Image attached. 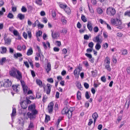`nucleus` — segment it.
<instances>
[{"label": "nucleus", "mask_w": 130, "mask_h": 130, "mask_svg": "<svg viewBox=\"0 0 130 130\" xmlns=\"http://www.w3.org/2000/svg\"><path fill=\"white\" fill-rule=\"evenodd\" d=\"M101 48V45H100L99 43H97L96 44L95 48L97 50H99Z\"/></svg>", "instance_id": "obj_29"}, {"label": "nucleus", "mask_w": 130, "mask_h": 130, "mask_svg": "<svg viewBox=\"0 0 130 130\" xmlns=\"http://www.w3.org/2000/svg\"><path fill=\"white\" fill-rule=\"evenodd\" d=\"M52 38L54 39H56L57 37H58L59 36L58 33L56 32L54 33L52 32Z\"/></svg>", "instance_id": "obj_14"}, {"label": "nucleus", "mask_w": 130, "mask_h": 130, "mask_svg": "<svg viewBox=\"0 0 130 130\" xmlns=\"http://www.w3.org/2000/svg\"><path fill=\"white\" fill-rule=\"evenodd\" d=\"M99 30V28L97 26L93 28V31L95 32H97Z\"/></svg>", "instance_id": "obj_53"}, {"label": "nucleus", "mask_w": 130, "mask_h": 130, "mask_svg": "<svg viewBox=\"0 0 130 130\" xmlns=\"http://www.w3.org/2000/svg\"><path fill=\"white\" fill-rule=\"evenodd\" d=\"M87 27L88 29L90 31H91L92 30V27L91 25V23L90 21L88 22Z\"/></svg>", "instance_id": "obj_17"}, {"label": "nucleus", "mask_w": 130, "mask_h": 130, "mask_svg": "<svg viewBox=\"0 0 130 130\" xmlns=\"http://www.w3.org/2000/svg\"><path fill=\"white\" fill-rule=\"evenodd\" d=\"M22 56V55L20 53H17L14 55V57L16 59L18 58V57H21Z\"/></svg>", "instance_id": "obj_20"}, {"label": "nucleus", "mask_w": 130, "mask_h": 130, "mask_svg": "<svg viewBox=\"0 0 130 130\" xmlns=\"http://www.w3.org/2000/svg\"><path fill=\"white\" fill-rule=\"evenodd\" d=\"M103 35L105 38H107L108 36L107 33L106 32H103Z\"/></svg>", "instance_id": "obj_55"}, {"label": "nucleus", "mask_w": 130, "mask_h": 130, "mask_svg": "<svg viewBox=\"0 0 130 130\" xmlns=\"http://www.w3.org/2000/svg\"><path fill=\"white\" fill-rule=\"evenodd\" d=\"M92 117L94 119V124H95L96 119L98 117V114L96 112H95L92 114Z\"/></svg>", "instance_id": "obj_9"}, {"label": "nucleus", "mask_w": 130, "mask_h": 130, "mask_svg": "<svg viewBox=\"0 0 130 130\" xmlns=\"http://www.w3.org/2000/svg\"><path fill=\"white\" fill-rule=\"evenodd\" d=\"M124 15L125 16H127L130 17V10H127L125 12Z\"/></svg>", "instance_id": "obj_37"}, {"label": "nucleus", "mask_w": 130, "mask_h": 130, "mask_svg": "<svg viewBox=\"0 0 130 130\" xmlns=\"http://www.w3.org/2000/svg\"><path fill=\"white\" fill-rule=\"evenodd\" d=\"M9 73L11 76L13 77H16V71L14 69H12L9 71Z\"/></svg>", "instance_id": "obj_7"}, {"label": "nucleus", "mask_w": 130, "mask_h": 130, "mask_svg": "<svg viewBox=\"0 0 130 130\" xmlns=\"http://www.w3.org/2000/svg\"><path fill=\"white\" fill-rule=\"evenodd\" d=\"M67 5H63L62 4H60L59 5V6L62 9H64L65 8L67 7Z\"/></svg>", "instance_id": "obj_38"}, {"label": "nucleus", "mask_w": 130, "mask_h": 130, "mask_svg": "<svg viewBox=\"0 0 130 130\" xmlns=\"http://www.w3.org/2000/svg\"><path fill=\"white\" fill-rule=\"evenodd\" d=\"M93 77H95L97 75V71L95 70L94 71H91Z\"/></svg>", "instance_id": "obj_23"}, {"label": "nucleus", "mask_w": 130, "mask_h": 130, "mask_svg": "<svg viewBox=\"0 0 130 130\" xmlns=\"http://www.w3.org/2000/svg\"><path fill=\"white\" fill-rule=\"evenodd\" d=\"M28 61L31 68L33 69L34 68V65L31 59H28Z\"/></svg>", "instance_id": "obj_35"}, {"label": "nucleus", "mask_w": 130, "mask_h": 130, "mask_svg": "<svg viewBox=\"0 0 130 130\" xmlns=\"http://www.w3.org/2000/svg\"><path fill=\"white\" fill-rule=\"evenodd\" d=\"M93 41L95 42H97L98 43H101L102 41L100 39L99 37L98 36H96L95 37H94L93 39Z\"/></svg>", "instance_id": "obj_8"}, {"label": "nucleus", "mask_w": 130, "mask_h": 130, "mask_svg": "<svg viewBox=\"0 0 130 130\" xmlns=\"http://www.w3.org/2000/svg\"><path fill=\"white\" fill-rule=\"evenodd\" d=\"M27 32L28 36V38L30 39H31L32 37V35L31 31L30 30H28Z\"/></svg>", "instance_id": "obj_42"}, {"label": "nucleus", "mask_w": 130, "mask_h": 130, "mask_svg": "<svg viewBox=\"0 0 130 130\" xmlns=\"http://www.w3.org/2000/svg\"><path fill=\"white\" fill-rule=\"evenodd\" d=\"M17 17L20 20H22L24 19L25 17V15L24 14H23L20 13L18 14Z\"/></svg>", "instance_id": "obj_10"}, {"label": "nucleus", "mask_w": 130, "mask_h": 130, "mask_svg": "<svg viewBox=\"0 0 130 130\" xmlns=\"http://www.w3.org/2000/svg\"><path fill=\"white\" fill-rule=\"evenodd\" d=\"M93 48H88L86 50V52L88 53H90L92 52Z\"/></svg>", "instance_id": "obj_59"}, {"label": "nucleus", "mask_w": 130, "mask_h": 130, "mask_svg": "<svg viewBox=\"0 0 130 130\" xmlns=\"http://www.w3.org/2000/svg\"><path fill=\"white\" fill-rule=\"evenodd\" d=\"M47 88L46 89V93L48 94H49L51 91V88L52 87L51 85L49 84H47Z\"/></svg>", "instance_id": "obj_6"}, {"label": "nucleus", "mask_w": 130, "mask_h": 130, "mask_svg": "<svg viewBox=\"0 0 130 130\" xmlns=\"http://www.w3.org/2000/svg\"><path fill=\"white\" fill-rule=\"evenodd\" d=\"M23 90V92L24 94H25L27 92L28 87L26 86L22 87Z\"/></svg>", "instance_id": "obj_28"}, {"label": "nucleus", "mask_w": 130, "mask_h": 130, "mask_svg": "<svg viewBox=\"0 0 130 130\" xmlns=\"http://www.w3.org/2000/svg\"><path fill=\"white\" fill-rule=\"evenodd\" d=\"M104 62H106V64H110V59L109 57L107 56L104 60Z\"/></svg>", "instance_id": "obj_24"}, {"label": "nucleus", "mask_w": 130, "mask_h": 130, "mask_svg": "<svg viewBox=\"0 0 130 130\" xmlns=\"http://www.w3.org/2000/svg\"><path fill=\"white\" fill-rule=\"evenodd\" d=\"M31 72V73L32 75V76L33 77H34L36 76V75L34 71L32 70H30Z\"/></svg>", "instance_id": "obj_63"}, {"label": "nucleus", "mask_w": 130, "mask_h": 130, "mask_svg": "<svg viewBox=\"0 0 130 130\" xmlns=\"http://www.w3.org/2000/svg\"><path fill=\"white\" fill-rule=\"evenodd\" d=\"M36 106L35 104H31L28 107V110L30 111L36 109Z\"/></svg>", "instance_id": "obj_12"}, {"label": "nucleus", "mask_w": 130, "mask_h": 130, "mask_svg": "<svg viewBox=\"0 0 130 130\" xmlns=\"http://www.w3.org/2000/svg\"><path fill=\"white\" fill-rule=\"evenodd\" d=\"M36 83L42 87V82L39 79H36Z\"/></svg>", "instance_id": "obj_21"}, {"label": "nucleus", "mask_w": 130, "mask_h": 130, "mask_svg": "<svg viewBox=\"0 0 130 130\" xmlns=\"http://www.w3.org/2000/svg\"><path fill=\"white\" fill-rule=\"evenodd\" d=\"M39 23V22L38 20H37L35 22L32 24V27H35L36 26L37 23Z\"/></svg>", "instance_id": "obj_58"}, {"label": "nucleus", "mask_w": 130, "mask_h": 130, "mask_svg": "<svg viewBox=\"0 0 130 130\" xmlns=\"http://www.w3.org/2000/svg\"><path fill=\"white\" fill-rule=\"evenodd\" d=\"M53 107H48V110L49 113H51L53 111Z\"/></svg>", "instance_id": "obj_51"}, {"label": "nucleus", "mask_w": 130, "mask_h": 130, "mask_svg": "<svg viewBox=\"0 0 130 130\" xmlns=\"http://www.w3.org/2000/svg\"><path fill=\"white\" fill-rule=\"evenodd\" d=\"M16 110L15 108H13L12 112L11 114V117L14 116L16 113Z\"/></svg>", "instance_id": "obj_30"}, {"label": "nucleus", "mask_w": 130, "mask_h": 130, "mask_svg": "<svg viewBox=\"0 0 130 130\" xmlns=\"http://www.w3.org/2000/svg\"><path fill=\"white\" fill-rule=\"evenodd\" d=\"M116 12V10L114 8L109 7L107 9L106 13L109 15L113 16L115 14Z\"/></svg>", "instance_id": "obj_3"}, {"label": "nucleus", "mask_w": 130, "mask_h": 130, "mask_svg": "<svg viewBox=\"0 0 130 130\" xmlns=\"http://www.w3.org/2000/svg\"><path fill=\"white\" fill-rule=\"evenodd\" d=\"M33 50L31 47L28 50L27 55L28 56L30 55H32L33 53Z\"/></svg>", "instance_id": "obj_19"}, {"label": "nucleus", "mask_w": 130, "mask_h": 130, "mask_svg": "<svg viewBox=\"0 0 130 130\" xmlns=\"http://www.w3.org/2000/svg\"><path fill=\"white\" fill-rule=\"evenodd\" d=\"M112 61L114 63H117V60L116 57H113L112 58Z\"/></svg>", "instance_id": "obj_57"}, {"label": "nucleus", "mask_w": 130, "mask_h": 130, "mask_svg": "<svg viewBox=\"0 0 130 130\" xmlns=\"http://www.w3.org/2000/svg\"><path fill=\"white\" fill-rule=\"evenodd\" d=\"M85 97L87 99H88L90 98V96L89 94V92L87 91L85 93Z\"/></svg>", "instance_id": "obj_44"}, {"label": "nucleus", "mask_w": 130, "mask_h": 130, "mask_svg": "<svg viewBox=\"0 0 130 130\" xmlns=\"http://www.w3.org/2000/svg\"><path fill=\"white\" fill-rule=\"evenodd\" d=\"M85 55L90 59H91L92 58V55L90 54L86 53Z\"/></svg>", "instance_id": "obj_45"}, {"label": "nucleus", "mask_w": 130, "mask_h": 130, "mask_svg": "<svg viewBox=\"0 0 130 130\" xmlns=\"http://www.w3.org/2000/svg\"><path fill=\"white\" fill-rule=\"evenodd\" d=\"M103 46L104 49H106L108 47V44L107 43H105L103 44Z\"/></svg>", "instance_id": "obj_49"}, {"label": "nucleus", "mask_w": 130, "mask_h": 130, "mask_svg": "<svg viewBox=\"0 0 130 130\" xmlns=\"http://www.w3.org/2000/svg\"><path fill=\"white\" fill-rule=\"evenodd\" d=\"M6 59L5 57H3L2 58L1 60H0V64L2 65H3V63L5 62V61L6 60Z\"/></svg>", "instance_id": "obj_31"}, {"label": "nucleus", "mask_w": 130, "mask_h": 130, "mask_svg": "<svg viewBox=\"0 0 130 130\" xmlns=\"http://www.w3.org/2000/svg\"><path fill=\"white\" fill-rule=\"evenodd\" d=\"M12 84V83L9 79H6L3 83V85H1V87L3 86L5 87H8L10 86Z\"/></svg>", "instance_id": "obj_4"}, {"label": "nucleus", "mask_w": 130, "mask_h": 130, "mask_svg": "<svg viewBox=\"0 0 130 130\" xmlns=\"http://www.w3.org/2000/svg\"><path fill=\"white\" fill-rule=\"evenodd\" d=\"M76 86L80 90H83V87L80 82H77L76 83Z\"/></svg>", "instance_id": "obj_11"}, {"label": "nucleus", "mask_w": 130, "mask_h": 130, "mask_svg": "<svg viewBox=\"0 0 130 130\" xmlns=\"http://www.w3.org/2000/svg\"><path fill=\"white\" fill-rule=\"evenodd\" d=\"M85 107L87 108L89 106V104L88 101H87V102L85 103Z\"/></svg>", "instance_id": "obj_64"}, {"label": "nucleus", "mask_w": 130, "mask_h": 130, "mask_svg": "<svg viewBox=\"0 0 130 130\" xmlns=\"http://www.w3.org/2000/svg\"><path fill=\"white\" fill-rule=\"evenodd\" d=\"M13 33L14 35L15 36H17V35L19 34V33L16 30H14L13 31Z\"/></svg>", "instance_id": "obj_41"}, {"label": "nucleus", "mask_w": 130, "mask_h": 130, "mask_svg": "<svg viewBox=\"0 0 130 130\" xmlns=\"http://www.w3.org/2000/svg\"><path fill=\"white\" fill-rule=\"evenodd\" d=\"M81 19L84 22H85L87 21L86 18L83 14L82 15Z\"/></svg>", "instance_id": "obj_26"}, {"label": "nucleus", "mask_w": 130, "mask_h": 130, "mask_svg": "<svg viewBox=\"0 0 130 130\" xmlns=\"http://www.w3.org/2000/svg\"><path fill=\"white\" fill-rule=\"evenodd\" d=\"M21 10L22 12H25L27 11V9L24 6H23L21 9Z\"/></svg>", "instance_id": "obj_39"}, {"label": "nucleus", "mask_w": 130, "mask_h": 130, "mask_svg": "<svg viewBox=\"0 0 130 130\" xmlns=\"http://www.w3.org/2000/svg\"><path fill=\"white\" fill-rule=\"evenodd\" d=\"M38 111L36 109L30 111L29 112H28L27 113L28 117L26 118L27 119L28 118H29L30 120L35 119L36 118V115L38 114Z\"/></svg>", "instance_id": "obj_2"}, {"label": "nucleus", "mask_w": 130, "mask_h": 130, "mask_svg": "<svg viewBox=\"0 0 130 130\" xmlns=\"http://www.w3.org/2000/svg\"><path fill=\"white\" fill-rule=\"evenodd\" d=\"M93 46L94 43L92 42H91L89 43L88 44V46L89 47H90V48H93Z\"/></svg>", "instance_id": "obj_40"}, {"label": "nucleus", "mask_w": 130, "mask_h": 130, "mask_svg": "<svg viewBox=\"0 0 130 130\" xmlns=\"http://www.w3.org/2000/svg\"><path fill=\"white\" fill-rule=\"evenodd\" d=\"M65 12L68 14H69L71 13V11L70 8L67 6V7L64 9Z\"/></svg>", "instance_id": "obj_18"}, {"label": "nucleus", "mask_w": 130, "mask_h": 130, "mask_svg": "<svg viewBox=\"0 0 130 130\" xmlns=\"http://www.w3.org/2000/svg\"><path fill=\"white\" fill-rule=\"evenodd\" d=\"M23 36L25 39H27V36L26 33L24 32L23 33Z\"/></svg>", "instance_id": "obj_50"}, {"label": "nucleus", "mask_w": 130, "mask_h": 130, "mask_svg": "<svg viewBox=\"0 0 130 130\" xmlns=\"http://www.w3.org/2000/svg\"><path fill=\"white\" fill-rule=\"evenodd\" d=\"M46 70L47 73H48L51 70V64L49 62L48 63Z\"/></svg>", "instance_id": "obj_16"}, {"label": "nucleus", "mask_w": 130, "mask_h": 130, "mask_svg": "<svg viewBox=\"0 0 130 130\" xmlns=\"http://www.w3.org/2000/svg\"><path fill=\"white\" fill-rule=\"evenodd\" d=\"M52 17L54 18L56 16V12L55 11H52Z\"/></svg>", "instance_id": "obj_60"}, {"label": "nucleus", "mask_w": 130, "mask_h": 130, "mask_svg": "<svg viewBox=\"0 0 130 130\" xmlns=\"http://www.w3.org/2000/svg\"><path fill=\"white\" fill-rule=\"evenodd\" d=\"M50 120V116L46 115L45 119V122H47Z\"/></svg>", "instance_id": "obj_34"}, {"label": "nucleus", "mask_w": 130, "mask_h": 130, "mask_svg": "<svg viewBox=\"0 0 130 130\" xmlns=\"http://www.w3.org/2000/svg\"><path fill=\"white\" fill-rule=\"evenodd\" d=\"M25 101L23 100L20 102V104L21 107L23 109H25L27 108L28 106V105L27 103H26L25 102Z\"/></svg>", "instance_id": "obj_5"}, {"label": "nucleus", "mask_w": 130, "mask_h": 130, "mask_svg": "<svg viewBox=\"0 0 130 130\" xmlns=\"http://www.w3.org/2000/svg\"><path fill=\"white\" fill-rule=\"evenodd\" d=\"M73 107H71L69 109L67 107H65L61 111V114L62 115H65L67 116L69 119L71 117L72 112L73 111Z\"/></svg>", "instance_id": "obj_1"}, {"label": "nucleus", "mask_w": 130, "mask_h": 130, "mask_svg": "<svg viewBox=\"0 0 130 130\" xmlns=\"http://www.w3.org/2000/svg\"><path fill=\"white\" fill-rule=\"evenodd\" d=\"M1 51L0 52L1 53L3 54L6 53L7 50L6 48L5 47H1Z\"/></svg>", "instance_id": "obj_15"}, {"label": "nucleus", "mask_w": 130, "mask_h": 130, "mask_svg": "<svg viewBox=\"0 0 130 130\" xmlns=\"http://www.w3.org/2000/svg\"><path fill=\"white\" fill-rule=\"evenodd\" d=\"M18 87V86L16 85H13L12 86V88L13 91L16 92H17L19 91L17 89Z\"/></svg>", "instance_id": "obj_25"}, {"label": "nucleus", "mask_w": 130, "mask_h": 130, "mask_svg": "<svg viewBox=\"0 0 130 130\" xmlns=\"http://www.w3.org/2000/svg\"><path fill=\"white\" fill-rule=\"evenodd\" d=\"M6 37V36L5 35H4V39L5 41V43H7V44H8L9 43H10V40L9 39H6L5 37Z\"/></svg>", "instance_id": "obj_32"}, {"label": "nucleus", "mask_w": 130, "mask_h": 130, "mask_svg": "<svg viewBox=\"0 0 130 130\" xmlns=\"http://www.w3.org/2000/svg\"><path fill=\"white\" fill-rule=\"evenodd\" d=\"M17 73L18 75L17 76H16V78L19 80H20L22 78V74L19 70L17 71Z\"/></svg>", "instance_id": "obj_13"}, {"label": "nucleus", "mask_w": 130, "mask_h": 130, "mask_svg": "<svg viewBox=\"0 0 130 130\" xmlns=\"http://www.w3.org/2000/svg\"><path fill=\"white\" fill-rule=\"evenodd\" d=\"M47 81L51 83H53L54 82V80L52 78H48L47 79Z\"/></svg>", "instance_id": "obj_48"}, {"label": "nucleus", "mask_w": 130, "mask_h": 130, "mask_svg": "<svg viewBox=\"0 0 130 130\" xmlns=\"http://www.w3.org/2000/svg\"><path fill=\"white\" fill-rule=\"evenodd\" d=\"M24 63L27 68H28L29 67V65L27 61H24Z\"/></svg>", "instance_id": "obj_62"}, {"label": "nucleus", "mask_w": 130, "mask_h": 130, "mask_svg": "<svg viewBox=\"0 0 130 130\" xmlns=\"http://www.w3.org/2000/svg\"><path fill=\"white\" fill-rule=\"evenodd\" d=\"M84 86L86 89H88L89 87V84L86 83H84Z\"/></svg>", "instance_id": "obj_52"}, {"label": "nucleus", "mask_w": 130, "mask_h": 130, "mask_svg": "<svg viewBox=\"0 0 130 130\" xmlns=\"http://www.w3.org/2000/svg\"><path fill=\"white\" fill-rule=\"evenodd\" d=\"M42 34V31L40 30L39 31L36 33V37H38L39 36H40Z\"/></svg>", "instance_id": "obj_33"}, {"label": "nucleus", "mask_w": 130, "mask_h": 130, "mask_svg": "<svg viewBox=\"0 0 130 130\" xmlns=\"http://www.w3.org/2000/svg\"><path fill=\"white\" fill-rule=\"evenodd\" d=\"M83 64L86 67H87L89 66L88 63L87 61H84Z\"/></svg>", "instance_id": "obj_56"}, {"label": "nucleus", "mask_w": 130, "mask_h": 130, "mask_svg": "<svg viewBox=\"0 0 130 130\" xmlns=\"http://www.w3.org/2000/svg\"><path fill=\"white\" fill-rule=\"evenodd\" d=\"M77 98L78 100H79L81 99V94L80 92L78 91L77 93Z\"/></svg>", "instance_id": "obj_22"}, {"label": "nucleus", "mask_w": 130, "mask_h": 130, "mask_svg": "<svg viewBox=\"0 0 130 130\" xmlns=\"http://www.w3.org/2000/svg\"><path fill=\"white\" fill-rule=\"evenodd\" d=\"M97 11L98 13L100 14H101L103 12V10L102 9L100 8H98L97 9Z\"/></svg>", "instance_id": "obj_46"}, {"label": "nucleus", "mask_w": 130, "mask_h": 130, "mask_svg": "<svg viewBox=\"0 0 130 130\" xmlns=\"http://www.w3.org/2000/svg\"><path fill=\"white\" fill-rule=\"evenodd\" d=\"M126 71L127 73L130 75V67H128L127 68Z\"/></svg>", "instance_id": "obj_61"}, {"label": "nucleus", "mask_w": 130, "mask_h": 130, "mask_svg": "<svg viewBox=\"0 0 130 130\" xmlns=\"http://www.w3.org/2000/svg\"><path fill=\"white\" fill-rule=\"evenodd\" d=\"M101 81L104 82H105L106 81V78L105 76H103L101 77Z\"/></svg>", "instance_id": "obj_54"}, {"label": "nucleus", "mask_w": 130, "mask_h": 130, "mask_svg": "<svg viewBox=\"0 0 130 130\" xmlns=\"http://www.w3.org/2000/svg\"><path fill=\"white\" fill-rule=\"evenodd\" d=\"M7 17L11 19H13L14 17V16L12 13H9L7 15Z\"/></svg>", "instance_id": "obj_36"}, {"label": "nucleus", "mask_w": 130, "mask_h": 130, "mask_svg": "<svg viewBox=\"0 0 130 130\" xmlns=\"http://www.w3.org/2000/svg\"><path fill=\"white\" fill-rule=\"evenodd\" d=\"M41 94L40 93L38 92L36 94V97L38 99L40 98H41Z\"/></svg>", "instance_id": "obj_47"}, {"label": "nucleus", "mask_w": 130, "mask_h": 130, "mask_svg": "<svg viewBox=\"0 0 130 130\" xmlns=\"http://www.w3.org/2000/svg\"><path fill=\"white\" fill-rule=\"evenodd\" d=\"M109 64H106L105 65V68L106 69H107L108 71H110L111 70V69L110 67Z\"/></svg>", "instance_id": "obj_27"}, {"label": "nucleus", "mask_w": 130, "mask_h": 130, "mask_svg": "<svg viewBox=\"0 0 130 130\" xmlns=\"http://www.w3.org/2000/svg\"><path fill=\"white\" fill-rule=\"evenodd\" d=\"M111 24L113 25H115L116 24V21L115 19H111Z\"/></svg>", "instance_id": "obj_43"}]
</instances>
